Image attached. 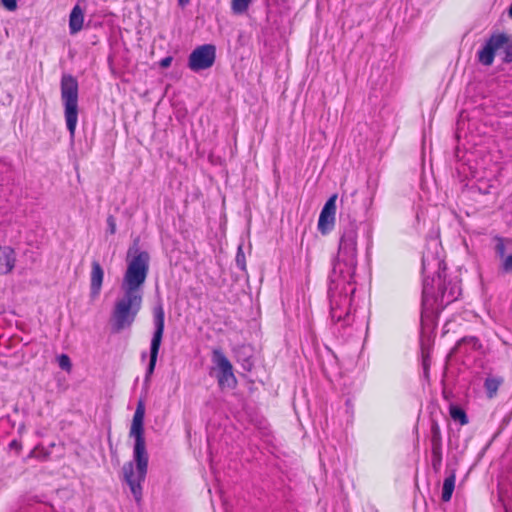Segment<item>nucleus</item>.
Segmentation results:
<instances>
[{"label": "nucleus", "instance_id": "6ab92c4d", "mask_svg": "<svg viewBox=\"0 0 512 512\" xmlns=\"http://www.w3.org/2000/svg\"><path fill=\"white\" fill-rule=\"evenodd\" d=\"M430 433L431 450L442 449L441 430L436 420L431 421Z\"/></svg>", "mask_w": 512, "mask_h": 512}, {"label": "nucleus", "instance_id": "5701e85b", "mask_svg": "<svg viewBox=\"0 0 512 512\" xmlns=\"http://www.w3.org/2000/svg\"><path fill=\"white\" fill-rule=\"evenodd\" d=\"M506 239L497 237L496 238V245H495V253L496 255L501 259V261L504 260V258L507 256L506 253V245H505ZM507 242L511 243L510 240H507Z\"/></svg>", "mask_w": 512, "mask_h": 512}, {"label": "nucleus", "instance_id": "f257e3e1", "mask_svg": "<svg viewBox=\"0 0 512 512\" xmlns=\"http://www.w3.org/2000/svg\"><path fill=\"white\" fill-rule=\"evenodd\" d=\"M352 200L342 197L340 221V239L337 256L333 261L329 287L330 317L333 323H340L341 327L350 325L351 298L347 291L335 292L332 284L337 288L340 284L351 285L357 268V239L358 222L351 214Z\"/></svg>", "mask_w": 512, "mask_h": 512}, {"label": "nucleus", "instance_id": "ddd939ff", "mask_svg": "<svg viewBox=\"0 0 512 512\" xmlns=\"http://www.w3.org/2000/svg\"><path fill=\"white\" fill-rule=\"evenodd\" d=\"M482 350L483 345L477 337L465 336L457 342L452 352L468 356L474 351L481 352Z\"/></svg>", "mask_w": 512, "mask_h": 512}, {"label": "nucleus", "instance_id": "473e14b6", "mask_svg": "<svg viewBox=\"0 0 512 512\" xmlns=\"http://www.w3.org/2000/svg\"><path fill=\"white\" fill-rule=\"evenodd\" d=\"M189 2L190 0H178L179 5L182 7L186 6Z\"/></svg>", "mask_w": 512, "mask_h": 512}, {"label": "nucleus", "instance_id": "a211bd4d", "mask_svg": "<svg viewBox=\"0 0 512 512\" xmlns=\"http://www.w3.org/2000/svg\"><path fill=\"white\" fill-rule=\"evenodd\" d=\"M503 383V378L499 376L489 375L484 381V388L488 398L496 396L500 385Z\"/></svg>", "mask_w": 512, "mask_h": 512}, {"label": "nucleus", "instance_id": "7c9ffc66", "mask_svg": "<svg viewBox=\"0 0 512 512\" xmlns=\"http://www.w3.org/2000/svg\"><path fill=\"white\" fill-rule=\"evenodd\" d=\"M171 63H172V57L168 56V57L161 59L160 66L162 68H168L171 65Z\"/></svg>", "mask_w": 512, "mask_h": 512}, {"label": "nucleus", "instance_id": "1a4fd4ad", "mask_svg": "<svg viewBox=\"0 0 512 512\" xmlns=\"http://www.w3.org/2000/svg\"><path fill=\"white\" fill-rule=\"evenodd\" d=\"M212 363L217 370L216 378L220 388H234L237 384L233 366L220 348L213 349Z\"/></svg>", "mask_w": 512, "mask_h": 512}, {"label": "nucleus", "instance_id": "7ed1b4c3", "mask_svg": "<svg viewBox=\"0 0 512 512\" xmlns=\"http://www.w3.org/2000/svg\"><path fill=\"white\" fill-rule=\"evenodd\" d=\"M144 416L145 405L140 400L137 404L129 433L135 439L133 459L136 463V473L134 472L133 462L125 463L122 468L124 480L129 485L131 493L137 502L141 500V483L145 480L148 469V453L146 451L143 427Z\"/></svg>", "mask_w": 512, "mask_h": 512}, {"label": "nucleus", "instance_id": "393cba45", "mask_svg": "<svg viewBox=\"0 0 512 512\" xmlns=\"http://www.w3.org/2000/svg\"><path fill=\"white\" fill-rule=\"evenodd\" d=\"M499 272L508 274L512 272V253L507 255L499 266Z\"/></svg>", "mask_w": 512, "mask_h": 512}, {"label": "nucleus", "instance_id": "f3484780", "mask_svg": "<svg viewBox=\"0 0 512 512\" xmlns=\"http://www.w3.org/2000/svg\"><path fill=\"white\" fill-rule=\"evenodd\" d=\"M84 15L79 5L74 6L69 17V30L71 34L78 33L83 27Z\"/></svg>", "mask_w": 512, "mask_h": 512}, {"label": "nucleus", "instance_id": "aec40b11", "mask_svg": "<svg viewBox=\"0 0 512 512\" xmlns=\"http://www.w3.org/2000/svg\"><path fill=\"white\" fill-rule=\"evenodd\" d=\"M455 480H456V476H455L454 472H452L448 477L445 478V480L443 482V487H442V495H441L442 501L448 502L451 500V497H452V494H453V491L455 488Z\"/></svg>", "mask_w": 512, "mask_h": 512}, {"label": "nucleus", "instance_id": "4be33fe9", "mask_svg": "<svg viewBox=\"0 0 512 512\" xmlns=\"http://www.w3.org/2000/svg\"><path fill=\"white\" fill-rule=\"evenodd\" d=\"M253 0H232L231 9L234 14L245 13Z\"/></svg>", "mask_w": 512, "mask_h": 512}, {"label": "nucleus", "instance_id": "cd10ccee", "mask_svg": "<svg viewBox=\"0 0 512 512\" xmlns=\"http://www.w3.org/2000/svg\"><path fill=\"white\" fill-rule=\"evenodd\" d=\"M430 363H431V360H430L429 354L422 352V366H423L424 374L426 377H428V370L430 367Z\"/></svg>", "mask_w": 512, "mask_h": 512}, {"label": "nucleus", "instance_id": "dca6fc26", "mask_svg": "<svg viewBox=\"0 0 512 512\" xmlns=\"http://www.w3.org/2000/svg\"><path fill=\"white\" fill-rule=\"evenodd\" d=\"M472 189L477 190L480 194L483 195L495 194L498 189V181L494 178H479L472 186Z\"/></svg>", "mask_w": 512, "mask_h": 512}, {"label": "nucleus", "instance_id": "0eeeda50", "mask_svg": "<svg viewBox=\"0 0 512 512\" xmlns=\"http://www.w3.org/2000/svg\"><path fill=\"white\" fill-rule=\"evenodd\" d=\"M499 51L503 53L502 61L504 63L512 62V36L506 33L491 34L477 52V60L483 66H491L496 53Z\"/></svg>", "mask_w": 512, "mask_h": 512}, {"label": "nucleus", "instance_id": "bb28decb", "mask_svg": "<svg viewBox=\"0 0 512 512\" xmlns=\"http://www.w3.org/2000/svg\"><path fill=\"white\" fill-rule=\"evenodd\" d=\"M58 364L61 369L66 370V371H69L72 366L71 360H70L69 356L66 354H61L58 357Z\"/></svg>", "mask_w": 512, "mask_h": 512}, {"label": "nucleus", "instance_id": "4468645a", "mask_svg": "<svg viewBox=\"0 0 512 512\" xmlns=\"http://www.w3.org/2000/svg\"><path fill=\"white\" fill-rule=\"evenodd\" d=\"M104 278V270L100 263L96 260L91 263V272H90V290L91 295L96 297L99 295L102 283Z\"/></svg>", "mask_w": 512, "mask_h": 512}, {"label": "nucleus", "instance_id": "9b49d317", "mask_svg": "<svg viewBox=\"0 0 512 512\" xmlns=\"http://www.w3.org/2000/svg\"><path fill=\"white\" fill-rule=\"evenodd\" d=\"M337 194H333L324 204L318 219V230L322 235L331 232L335 224Z\"/></svg>", "mask_w": 512, "mask_h": 512}, {"label": "nucleus", "instance_id": "9d476101", "mask_svg": "<svg viewBox=\"0 0 512 512\" xmlns=\"http://www.w3.org/2000/svg\"><path fill=\"white\" fill-rule=\"evenodd\" d=\"M216 59V47L204 44L195 48L189 55L188 67L193 72L206 70L213 66Z\"/></svg>", "mask_w": 512, "mask_h": 512}, {"label": "nucleus", "instance_id": "20e7f679", "mask_svg": "<svg viewBox=\"0 0 512 512\" xmlns=\"http://www.w3.org/2000/svg\"><path fill=\"white\" fill-rule=\"evenodd\" d=\"M127 268L121 282V291L144 295L143 287L146 282L150 255L134 243L127 251Z\"/></svg>", "mask_w": 512, "mask_h": 512}, {"label": "nucleus", "instance_id": "a878e982", "mask_svg": "<svg viewBox=\"0 0 512 512\" xmlns=\"http://www.w3.org/2000/svg\"><path fill=\"white\" fill-rule=\"evenodd\" d=\"M236 265L239 269H241L242 271H245L246 270V260H245V254L243 252V248L242 246L240 245L237 249V254H236Z\"/></svg>", "mask_w": 512, "mask_h": 512}, {"label": "nucleus", "instance_id": "b1692460", "mask_svg": "<svg viewBox=\"0 0 512 512\" xmlns=\"http://www.w3.org/2000/svg\"><path fill=\"white\" fill-rule=\"evenodd\" d=\"M432 459L431 464L435 471H438L442 464V449L431 450Z\"/></svg>", "mask_w": 512, "mask_h": 512}, {"label": "nucleus", "instance_id": "c756f323", "mask_svg": "<svg viewBox=\"0 0 512 512\" xmlns=\"http://www.w3.org/2000/svg\"><path fill=\"white\" fill-rule=\"evenodd\" d=\"M107 224H108V228H109L110 234H115V232H116V222H115V218L112 215L108 216Z\"/></svg>", "mask_w": 512, "mask_h": 512}, {"label": "nucleus", "instance_id": "6e6552de", "mask_svg": "<svg viewBox=\"0 0 512 512\" xmlns=\"http://www.w3.org/2000/svg\"><path fill=\"white\" fill-rule=\"evenodd\" d=\"M152 313L154 331L150 343L149 363L146 370L145 383L149 382L151 375L154 373L165 328V311L161 302H158L153 307Z\"/></svg>", "mask_w": 512, "mask_h": 512}, {"label": "nucleus", "instance_id": "f03ea898", "mask_svg": "<svg viewBox=\"0 0 512 512\" xmlns=\"http://www.w3.org/2000/svg\"><path fill=\"white\" fill-rule=\"evenodd\" d=\"M439 248V243L434 240L422 256V322L433 320L461 295L460 280L446 274V264L439 255Z\"/></svg>", "mask_w": 512, "mask_h": 512}, {"label": "nucleus", "instance_id": "423d86ee", "mask_svg": "<svg viewBox=\"0 0 512 512\" xmlns=\"http://www.w3.org/2000/svg\"><path fill=\"white\" fill-rule=\"evenodd\" d=\"M61 100L70 137L74 138L78 121V81L70 74H63L60 83Z\"/></svg>", "mask_w": 512, "mask_h": 512}, {"label": "nucleus", "instance_id": "2f4dec72", "mask_svg": "<svg viewBox=\"0 0 512 512\" xmlns=\"http://www.w3.org/2000/svg\"><path fill=\"white\" fill-rule=\"evenodd\" d=\"M12 449H20L21 448V445L20 443L17 441V440H13L11 441L10 445H9Z\"/></svg>", "mask_w": 512, "mask_h": 512}, {"label": "nucleus", "instance_id": "72a5a7b5", "mask_svg": "<svg viewBox=\"0 0 512 512\" xmlns=\"http://www.w3.org/2000/svg\"><path fill=\"white\" fill-rule=\"evenodd\" d=\"M146 358H147V352H142L141 353V360L145 361Z\"/></svg>", "mask_w": 512, "mask_h": 512}, {"label": "nucleus", "instance_id": "2eb2a0df", "mask_svg": "<svg viewBox=\"0 0 512 512\" xmlns=\"http://www.w3.org/2000/svg\"><path fill=\"white\" fill-rule=\"evenodd\" d=\"M15 252L9 246H0V275L10 273L15 266Z\"/></svg>", "mask_w": 512, "mask_h": 512}, {"label": "nucleus", "instance_id": "39448f33", "mask_svg": "<svg viewBox=\"0 0 512 512\" xmlns=\"http://www.w3.org/2000/svg\"><path fill=\"white\" fill-rule=\"evenodd\" d=\"M143 296L141 294L122 291L113 306L110 326L113 333H120L129 329L142 308Z\"/></svg>", "mask_w": 512, "mask_h": 512}, {"label": "nucleus", "instance_id": "f8f14e48", "mask_svg": "<svg viewBox=\"0 0 512 512\" xmlns=\"http://www.w3.org/2000/svg\"><path fill=\"white\" fill-rule=\"evenodd\" d=\"M14 182L12 167L5 162H0V198L10 201L9 197L13 193Z\"/></svg>", "mask_w": 512, "mask_h": 512}, {"label": "nucleus", "instance_id": "412c9836", "mask_svg": "<svg viewBox=\"0 0 512 512\" xmlns=\"http://www.w3.org/2000/svg\"><path fill=\"white\" fill-rule=\"evenodd\" d=\"M450 416L454 421H458L461 425H465L468 423V417L465 411L459 406H450Z\"/></svg>", "mask_w": 512, "mask_h": 512}, {"label": "nucleus", "instance_id": "c85d7f7f", "mask_svg": "<svg viewBox=\"0 0 512 512\" xmlns=\"http://www.w3.org/2000/svg\"><path fill=\"white\" fill-rule=\"evenodd\" d=\"M2 4L9 11H14L17 8V0H2Z\"/></svg>", "mask_w": 512, "mask_h": 512}]
</instances>
